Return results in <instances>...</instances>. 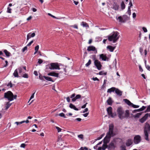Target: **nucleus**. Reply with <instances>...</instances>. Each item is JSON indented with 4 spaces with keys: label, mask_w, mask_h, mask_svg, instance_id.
Returning <instances> with one entry per match:
<instances>
[{
    "label": "nucleus",
    "mask_w": 150,
    "mask_h": 150,
    "mask_svg": "<svg viewBox=\"0 0 150 150\" xmlns=\"http://www.w3.org/2000/svg\"><path fill=\"white\" fill-rule=\"evenodd\" d=\"M114 125L113 124H111L109 125V131L107 133L106 136L103 139V142L104 144H107L109 141L110 139L115 135L113 132Z\"/></svg>",
    "instance_id": "nucleus-1"
},
{
    "label": "nucleus",
    "mask_w": 150,
    "mask_h": 150,
    "mask_svg": "<svg viewBox=\"0 0 150 150\" xmlns=\"http://www.w3.org/2000/svg\"><path fill=\"white\" fill-rule=\"evenodd\" d=\"M121 141V139L119 138H115L112 140L108 145L107 148L108 150H114L116 145Z\"/></svg>",
    "instance_id": "nucleus-2"
},
{
    "label": "nucleus",
    "mask_w": 150,
    "mask_h": 150,
    "mask_svg": "<svg viewBox=\"0 0 150 150\" xmlns=\"http://www.w3.org/2000/svg\"><path fill=\"white\" fill-rule=\"evenodd\" d=\"M17 97L16 95H13L12 93L9 91L4 94V98H7L10 101L13 100L14 99H16Z\"/></svg>",
    "instance_id": "nucleus-3"
},
{
    "label": "nucleus",
    "mask_w": 150,
    "mask_h": 150,
    "mask_svg": "<svg viewBox=\"0 0 150 150\" xmlns=\"http://www.w3.org/2000/svg\"><path fill=\"white\" fill-rule=\"evenodd\" d=\"M150 131V125L147 122L145 124L144 129V137L145 139L147 141H149V134L148 132Z\"/></svg>",
    "instance_id": "nucleus-4"
},
{
    "label": "nucleus",
    "mask_w": 150,
    "mask_h": 150,
    "mask_svg": "<svg viewBox=\"0 0 150 150\" xmlns=\"http://www.w3.org/2000/svg\"><path fill=\"white\" fill-rule=\"evenodd\" d=\"M119 34L117 31L113 32L112 35L108 36V40L109 41H112L113 43L115 42L119 38L118 36Z\"/></svg>",
    "instance_id": "nucleus-5"
},
{
    "label": "nucleus",
    "mask_w": 150,
    "mask_h": 150,
    "mask_svg": "<svg viewBox=\"0 0 150 150\" xmlns=\"http://www.w3.org/2000/svg\"><path fill=\"white\" fill-rule=\"evenodd\" d=\"M117 112L118 117L120 119H122L124 118V112L121 107H119L118 108Z\"/></svg>",
    "instance_id": "nucleus-6"
},
{
    "label": "nucleus",
    "mask_w": 150,
    "mask_h": 150,
    "mask_svg": "<svg viewBox=\"0 0 150 150\" xmlns=\"http://www.w3.org/2000/svg\"><path fill=\"white\" fill-rule=\"evenodd\" d=\"M49 68L51 70L60 69L59 66L57 63H52L49 65Z\"/></svg>",
    "instance_id": "nucleus-7"
},
{
    "label": "nucleus",
    "mask_w": 150,
    "mask_h": 150,
    "mask_svg": "<svg viewBox=\"0 0 150 150\" xmlns=\"http://www.w3.org/2000/svg\"><path fill=\"white\" fill-rule=\"evenodd\" d=\"M75 95L76 94L75 93H74L70 96V98H72V102H75L77 99L80 98H81V95H77L75 97Z\"/></svg>",
    "instance_id": "nucleus-8"
},
{
    "label": "nucleus",
    "mask_w": 150,
    "mask_h": 150,
    "mask_svg": "<svg viewBox=\"0 0 150 150\" xmlns=\"http://www.w3.org/2000/svg\"><path fill=\"white\" fill-rule=\"evenodd\" d=\"M94 64L95 65L98 70L101 69L102 65L100 61H99L98 60H95L94 62Z\"/></svg>",
    "instance_id": "nucleus-9"
},
{
    "label": "nucleus",
    "mask_w": 150,
    "mask_h": 150,
    "mask_svg": "<svg viewBox=\"0 0 150 150\" xmlns=\"http://www.w3.org/2000/svg\"><path fill=\"white\" fill-rule=\"evenodd\" d=\"M141 138L140 136L139 135L135 136L134 138V143L136 144H138L141 141Z\"/></svg>",
    "instance_id": "nucleus-10"
},
{
    "label": "nucleus",
    "mask_w": 150,
    "mask_h": 150,
    "mask_svg": "<svg viewBox=\"0 0 150 150\" xmlns=\"http://www.w3.org/2000/svg\"><path fill=\"white\" fill-rule=\"evenodd\" d=\"M149 116V113L145 114L144 117L139 119V122L141 123H143L147 119Z\"/></svg>",
    "instance_id": "nucleus-11"
},
{
    "label": "nucleus",
    "mask_w": 150,
    "mask_h": 150,
    "mask_svg": "<svg viewBox=\"0 0 150 150\" xmlns=\"http://www.w3.org/2000/svg\"><path fill=\"white\" fill-rule=\"evenodd\" d=\"M35 35V33H28L27 36V40L28 41L29 39L31 38H33Z\"/></svg>",
    "instance_id": "nucleus-12"
},
{
    "label": "nucleus",
    "mask_w": 150,
    "mask_h": 150,
    "mask_svg": "<svg viewBox=\"0 0 150 150\" xmlns=\"http://www.w3.org/2000/svg\"><path fill=\"white\" fill-rule=\"evenodd\" d=\"M87 50L88 51H95L96 53H97V51L96 48L95 47L93 46H91L88 47L87 49Z\"/></svg>",
    "instance_id": "nucleus-13"
},
{
    "label": "nucleus",
    "mask_w": 150,
    "mask_h": 150,
    "mask_svg": "<svg viewBox=\"0 0 150 150\" xmlns=\"http://www.w3.org/2000/svg\"><path fill=\"white\" fill-rule=\"evenodd\" d=\"M112 108L111 107H109L107 109V111L108 112V115L110 116L111 117H114L113 115H112Z\"/></svg>",
    "instance_id": "nucleus-14"
},
{
    "label": "nucleus",
    "mask_w": 150,
    "mask_h": 150,
    "mask_svg": "<svg viewBox=\"0 0 150 150\" xmlns=\"http://www.w3.org/2000/svg\"><path fill=\"white\" fill-rule=\"evenodd\" d=\"M49 76H53L55 77H59V74L54 72H51L47 74Z\"/></svg>",
    "instance_id": "nucleus-15"
},
{
    "label": "nucleus",
    "mask_w": 150,
    "mask_h": 150,
    "mask_svg": "<svg viewBox=\"0 0 150 150\" xmlns=\"http://www.w3.org/2000/svg\"><path fill=\"white\" fill-rule=\"evenodd\" d=\"M143 48L141 47H140L139 48V52L142 55H143L144 54V55L145 56H146L147 54V50H146L145 49L144 50V54L143 53Z\"/></svg>",
    "instance_id": "nucleus-16"
},
{
    "label": "nucleus",
    "mask_w": 150,
    "mask_h": 150,
    "mask_svg": "<svg viewBox=\"0 0 150 150\" xmlns=\"http://www.w3.org/2000/svg\"><path fill=\"white\" fill-rule=\"evenodd\" d=\"M115 92L117 96H122V92L118 88H116Z\"/></svg>",
    "instance_id": "nucleus-17"
},
{
    "label": "nucleus",
    "mask_w": 150,
    "mask_h": 150,
    "mask_svg": "<svg viewBox=\"0 0 150 150\" xmlns=\"http://www.w3.org/2000/svg\"><path fill=\"white\" fill-rule=\"evenodd\" d=\"M100 58L102 60L105 61L108 59V58L106 55L103 54H101L100 55Z\"/></svg>",
    "instance_id": "nucleus-18"
},
{
    "label": "nucleus",
    "mask_w": 150,
    "mask_h": 150,
    "mask_svg": "<svg viewBox=\"0 0 150 150\" xmlns=\"http://www.w3.org/2000/svg\"><path fill=\"white\" fill-rule=\"evenodd\" d=\"M132 140L130 139H128V140L127 141L126 143V145L127 146H129L130 145H131L132 144Z\"/></svg>",
    "instance_id": "nucleus-19"
},
{
    "label": "nucleus",
    "mask_w": 150,
    "mask_h": 150,
    "mask_svg": "<svg viewBox=\"0 0 150 150\" xmlns=\"http://www.w3.org/2000/svg\"><path fill=\"white\" fill-rule=\"evenodd\" d=\"M116 88L114 87H112L108 89L107 92L108 93H111L112 92H114L115 91Z\"/></svg>",
    "instance_id": "nucleus-20"
},
{
    "label": "nucleus",
    "mask_w": 150,
    "mask_h": 150,
    "mask_svg": "<svg viewBox=\"0 0 150 150\" xmlns=\"http://www.w3.org/2000/svg\"><path fill=\"white\" fill-rule=\"evenodd\" d=\"M123 101L126 103L127 105L129 106H131L133 103H132L129 100L127 99H124Z\"/></svg>",
    "instance_id": "nucleus-21"
},
{
    "label": "nucleus",
    "mask_w": 150,
    "mask_h": 150,
    "mask_svg": "<svg viewBox=\"0 0 150 150\" xmlns=\"http://www.w3.org/2000/svg\"><path fill=\"white\" fill-rule=\"evenodd\" d=\"M107 48L111 52H113L115 47H113L110 45L108 46L107 47Z\"/></svg>",
    "instance_id": "nucleus-22"
},
{
    "label": "nucleus",
    "mask_w": 150,
    "mask_h": 150,
    "mask_svg": "<svg viewBox=\"0 0 150 150\" xmlns=\"http://www.w3.org/2000/svg\"><path fill=\"white\" fill-rule=\"evenodd\" d=\"M129 112L128 110H126L125 111V113L124 114V118H128L129 116Z\"/></svg>",
    "instance_id": "nucleus-23"
},
{
    "label": "nucleus",
    "mask_w": 150,
    "mask_h": 150,
    "mask_svg": "<svg viewBox=\"0 0 150 150\" xmlns=\"http://www.w3.org/2000/svg\"><path fill=\"white\" fill-rule=\"evenodd\" d=\"M81 25L83 27H87L88 28L89 27V25L88 23L82 21L81 23Z\"/></svg>",
    "instance_id": "nucleus-24"
},
{
    "label": "nucleus",
    "mask_w": 150,
    "mask_h": 150,
    "mask_svg": "<svg viewBox=\"0 0 150 150\" xmlns=\"http://www.w3.org/2000/svg\"><path fill=\"white\" fill-rule=\"evenodd\" d=\"M69 107L70 108H71V109H73L74 110H79V109L78 108H76V107L72 103L70 104Z\"/></svg>",
    "instance_id": "nucleus-25"
},
{
    "label": "nucleus",
    "mask_w": 150,
    "mask_h": 150,
    "mask_svg": "<svg viewBox=\"0 0 150 150\" xmlns=\"http://www.w3.org/2000/svg\"><path fill=\"white\" fill-rule=\"evenodd\" d=\"M107 103L108 105H111L112 104V101L111 97H109L107 100Z\"/></svg>",
    "instance_id": "nucleus-26"
},
{
    "label": "nucleus",
    "mask_w": 150,
    "mask_h": 150,
    "mask_svg": "<svg viewBox=\"0 0 150 150\" xmlns=\"http://www.w3.org/2000/svg\"><path fill=\"white\" fill-rule=\"evenodd\" d=\"M119 8V5L116 3H114L113 5V8L115 10H118Z\"/></svg>",
    "instance_id": "nucleus-27"
},
{
    "label": "nucleus",
    "mask_w": 150,
    "mask_h": 150,
    "mask_svg": "<svg viewBox=\"0 0 150 150\" xmlns=\"http://www.w3.org/2000/svg\"><path fill=\"white\" fill-rule=\"evenodd\" d=\"M3 52L7 57H9L11 54V53L6 50H4Z\"/></svg>",
    "instance_id": "nucleus-28"
},
{
    "label": "nucleus",
    "mask_w": 150,
    "mask_h": 150,
    "mask_svg": "<svg viewBox=\"0 0 150 150\" xmlns=\"http://www.w3.org/2000/svg\"><path fill=\"white\" fill-rule=\"evenodd\" d=\"M12 103H9V102H7L6 103V106L5 107V109L7 110L9 107L11 105Z\"/></svg>",
    "instance_id": "nucleus-29"
},
{
    "label": "nucleus",
    "mask_w": 150,
    "mask_h": 150,
    "mask_svg": "<svg viewBox=\"0 0 150 150\" xmlns=\"http://www.w3.org/2000/svg\"><path fill=\"white\" fill-rule=\"evenodd\" d=\"M44 78L47 81L54 82V81L52 79V78L51 77L46 76H44Z\"/></svg>",
    "instance_id": "nucleus-30"
},
{
    "label": "nucleus",
    "mask_w": 150,
    "mask_h": 150,
    "mask_svg": "<svg viewBox=\"0 0 150 150\" xmlns=\"http://www.w3.org/2000/svg\"><path fill=\"white\" fill-rule=\"evenodd\" d=\"M13 75L16 77H18L17 69H16L13 73Z\"/></svg>",
    "instance_id": "nucleus-31"
},
{
    "label": "nucleus",
    "mask_w": 150,
    "mask_h": 150,
    "mask_svg": "<svg viewBox=\"0 0 150 150\" xmlns=\"http://www.w3.org/2000/svg\"><path fill=\"white\" fill-rule=\"evenodd\" d=\"M142 114V112L137 113L134 115L133 117L134 118H139Z\"/></svg>",
    "instance_id": "nucleus-32"
},
{
    "label": "nucleus",
    "mask_w": 150,
    "mask_h": 150,
    "mask_svg": "<svg viewBox=\"0 0 150 150\" xmlns=\"http://www.w3.org/2000/svg\"><path fill=\"white\" fill-rule=\"evenodd\" d=\"M120 150H126V147L124 145H122L120 147Z\"/></svg>",
    "instance_id": "nucleus-33"
},
{
    "label": "nucleus",
    "mask_w": 150,
    "mask_h": 150,
    "mask_svg": "<svg viewBox=\"0 0 150 150\" xmlns=\"http://www.w3.org/2000/svg\"><path fill=\"white\" fill-rule=\"evenodd\" d=\"M108 145L106 144H104L102 146V148L103 150H105L106 148H107Z\"/></svg>",
    "instance_id": "nucleus-34"
},
{
    "label": "nucleus",
    "mask_w": 150,
    "mask_h": 150,
    "mask_svg": "<svg viewBox=\"0 0 150 150\" xmlns=\"http://www.w3.org/2000/svg\"><path fill=\"white\" fill-rule=\"evenodd\" d=\"M125 5L124 2L122 1L121 4V8L123 10L125 8Z\"/></svg>",
    "instance_id": "nucleus-35"
},
{
    "label": "nucleus",
    "mask_w": 150,
    "mask_h": 150,
    "mask_svg": "<svg viewBox=\"0 0 150 150\" xmlns=\"http://www.w3.org/2000/svg\"><path fill=\"white\" fill-rule=\"evenodd\" d=\"M99 74L101 75H106L107 72H105L104 73L103 71H100L99 72Z\"/></svg>",
    "instance_id": "nucleus-36"
},
{
    "label": "nucleus",
    "mask_w": 150,
    "mask_h": 150,
    "mask_svg": "<svg viewBox=\"0 0 150 150\" xmlns=\"http://www.w3.org/2000/svg\"><path fill=\"white\" fill-rule=\"evenodd\" d=\"M12 9L9 7H8L7 8V12L8 13H11Z\"/></svg>",
    "instance_id": "nucleus-37"
},
{
    "label": "nucleus",
    "mask_w": 150,
    "mask_h": 150,
    "mask_svg": "<svg viewBox=\"0 0 150 150\" xmlns=\"http://www.w3.org/2000/svg\"><path fill=\"white\" fill-rule=\"evenodd\" d=\"M118 19L119 20V22H124V21H123V19L122 17L121 16L119 17L118 18Z\"/></svg>",
    "instance_id": "nucleus-38"
},
{
    "label": "nucleus",
    "mask_w": 150,
    "mask_h": 150,
    "mask_svg": "<svg viewBox=\"0 0 150 150\" xmlns=\"http://www.w3.org/2000/svg\"><path fill=\"white\" fill-rule=\"evenodd\" d=\"M59 116L60 117H63L64 118H66V117L65 116V115L63 113H61L59 114Z\"/></svg>",
    "instance_id": "nucleus-39"
},
{
    "label": "nucleus",
    "mask_w": 150,
    "mask_h": 150,
    "mask_svg": "<svg viewBox=\"0 0 150 150\" xmlns=\"http://www.w3.org/2000/svg\"><path fill=\"white\" fill-rule=\"evenodd\" d=\"M150 112V105L147 106V109L145 111V112Z\"/></svg>",
    "instance_id": "nucleus-40"
},
{
    "label": "nucleus",
    "mask_w": 150,
    "mask_h": 150,
    "mask_svg": "<svg viewBox=\"0 0 150 150\" xmlns=\"http://www.w3.org/2000/svg\"><path fill=\"white\" fill-rule=\"evenodd\" d=\"M91 63V61L90 59H89L88 62L85 64L86 67L88 66Z\"/></svg>",
    "instance_id": "nucleus-41"
},
{
    "label": "nucleus",
    "mask_w": 150,
    "mask_h": 150,
    "mask_svg": "<svg viewBox=\"0 0 150 150\" xmlns=\"http://www.w3.org/2000/svg\"><path fill=\"white\" fill-rule=\"evenodd\" d=\"M127 13L128 14L129 16L131 14V9L129 7H128V10L127 11Z\"/></svg>",
    "instance_id": "nucleus-42"
},
{
    "label": "nucleus",
    "mask_w": 150,
    "mask_h": 150,
    "mask_svg": "<svg viewBox=\"0 0 150 150\" xmlns=\"http://www.w3.org/2000/svg\"><path fill=\"white\" fill-rule=\"evenodd\" d=\"M78 137L81 139H82V140L83 139V134H80L78 136Z\"/></svg>",
    "instance_id": "nucleus-43"
},
{
    "label": "nucleus",
    "mask_w": 150,
    "mask_h": 150,
    "mask_svg": "<svg viewBox=\"0 0 150 150\" xmlns=\"http://www.w3.org/2000/svg\"><path fill=\"white\" fill-rule=\"evenodd\" d=\"M70 26L77 29H78V25L76 24H75L74 25H70Z\"/></svg>",
    "instance_id": "nucleus-44"
},
{
    "label": "nucleus",
    "mask_w": 150,
    "mask_h": 150,
    "mask_svg": "<svg viewBox=\"0 0 150 150\" xmlns=\"http://www.w3.org/2000/svg\"><path fill=\"white\" fill-rule=\"evenodd\" d=\"M131 106L133 107L134 108H137L139 107V106L138 105H136L133 104L131 105Z\"/></svg>",
    "instance_id": "nucleus-45"
},
{
    "label": "nucleus",
    "mask_w": 150,
    "mask_h": 150,
    "mask_svg": "<svg viewBox=\"0 0 150 150\" xmlns=\"http://www.w3.org/2000/svg\"><path fill=\"white\" fill-rule=\"evenodd\" d=\"M55 128L57 129V130L58 131V132H61V131L62 129H61V128H60L59 127H57V126H56L55 127Z\"/></svg>",
    "instance_id": "nucleus-46"
},
{
    "label": "nucleus",
    "mask_w": 150,
    "mask_h": 150,
    "mask_svg": "<svg viewBox=\"0 0 150 150\" xmlns=\"http://www.w3.org/2000/svg\"><path fill=\"white\" fill-rule=\"evenodd\" d=\"M7 86L8 87H9L10 88L12 87V84L11 81H10L9 83H8L7 85Z\"/></svg>",
    "instance_id": "nucleus-47"
},
{
    "label": "nucleus",
    "mask_w": 150,
    "mask_h": 150,
    "mask_svg": "<svg viewBox=\"0 0 150 150\" xmlns=\"http://www.w3.org/2000/svg\"><path fill=\"white\" fill-rule=\"evenodd\" d=\"M92 59L94 61V62L95 61V60H97V59H96V57L95 55H92Z\"/></svg>",
    "instance_id": "nucleus-48"
},
{
    "label": "nucleus",
    "mask_w": 150,
    "mask_h": 150,
    "mask_svg": "<svg viewBox=\"0 0 150 150\" xmlns=\"http://www.w3.org/2000/svg\"><path fill=\"white\" fill-rule=\"evenodd\" d=\"M129 5V6H128V7H129V8H130L131 7L133 6L131 0H130Z\"/></svg>",
    "instance_id": "nucleus-49"
},
{
    "label": "nucleus",
    "mask_w": 150,
    "mask_h": 150,
    "mask_svg": "<svg viewBox=\"0 0 150 150\" xmlns=\"http://www.w3.org/2000/svg\"><path fill=\"white\" fill-rule=\"evenodd\" d=\"M27 46H25L22 49V51L23 52H24L25 50H27Z\"/></svg>",
    "instance_id": "nucleus-50"
},
{
    "label": "nucleus",
    "mask_w": 150,
    "mask_h": 150,
    "mask_svg": "<svg viewBox=\"0 0 150 150\" xmlns=\"http://www.w3.org/2000/svg\"><path fill=\"white\" fill-rule=\"evenodd\" d=\"M23 77L24 78H28V74L26 73L25 74L23 75Z\"/></svg>",
    "instance_id": "nucleus-51"
},
{
    "label": "nucleus",
    "mask_w": 150,
    "mask_h": 150,
    "mask_svg": "<svg viewBox=\"0 0 150 150\" xmlns=\"http://www.w3.org/2000/svg\"><path fill=\"white\" fill-rule=\"evenodd\" d=\"M146 108V106H143L140 109V111H142L143 110H144Z\"/></svg>",
    "instance_id": "nucleus-52"
},
{
    "label": "nucleus",
    "mask_w": 150,
    "mask_h": 150,
    "mask_svg": "<svg viewBox=\"0 0 150 150\" xmlns=\"http://www.w3.org/2000/svg\"><path fill=\"white\" fill-rule=\"evenodd\" d=\"M39 48V46L38 45H37L35 47V51H38V49Z\"/></svg>",
    "instance_id": "nucleus-53"
},
{
    "label": "nucleus",
    "mask_w": 150,
    "mask_h": 150,
    "mask_svg": "<svg viewBox=\"0 0 150 150\" xmlns=\"http://www.w3.org/2000/svg\"><path fill=\"white\" fill-rule=\"evenodd\" d=\"M140 111H141L140 110V109H139L134 110L133 111V113H135V112H140Z\"/></svg>",
    "instance_id": "nucleus-54"
},
{
    "label": "nucleus",
    "mask_w": 150,
    "mask_h": 150,
    "mask_svg": "<svg viewBox=\"0 0 150 150\" xmlns=\"http://www.w3.org/2000/svg\"><path fill=\"white\" fill-rule=\"evenodd\" d=\"M146 68L149 71H150V66L149 65H146L145 66Z\"/></svg>",
    "instance_id": "nucleus-55"
},
{
    "label": "nucleus",
    "mask_w": 150,
    "mask_h": 150,
    "mask_svg": "<svg viewBox=\"0 0 150 150\" xmlns=\"http://www.w3.org/2000/svg\"><path fill=\"white\" fill-rule=\"evenodd\" d=\"M44 76H43L42 75H40L39 76V78L40 80H44Z\"/></svg>",
    "instance_id": "nucleus-56"
},
{
    "label": "nucleus",
    "mask_w": 150,
    "mask_h": 150,
    "mask_svg": "<svg viewBox=\"0 0 150 150\" xmlns=\"http://www.w3.org/2000/svg\"><path fill=\"white\" fill-rule=\"evenodd\" d=\"M35 93V92L34 93H33L32 95L30 97V100H29V102L32 99H33V98L34 97V94Z\"/></svg>",
    "instance_id": "nucleus-57"
},
{
    "label": "nucleus",
    "mask_w": 150,
    "mask_h": 150,
    "mask_svg": "<svg viewBox=\"0 0 150 150\" xmlns=\"http://www.w3.org/2000/svg\"><path fill=\"white\" fill-rule=\"evenodd\" d=\"M43 62V61L41 59H39L38 62L39 64H41Z\"/></svg>",
    "instance_id": "nucleus-58"
},
{
    "label": "nucleus",
    "mask_w": 150,
    "mask_h": 150,
    "mask_svg": "<svg viewBox=\"0 0 150 150\" xmlns=\"http://www.w3.org/2000/svg\"><path fill=\"white\" fill-rule=\"evenodd\" d=\"M142 29L143 30L144 32L146 33L147 32V29H146V28H145L144 27H143L142 28Z\"/></svg>",
    "instance_id": "nucleus-59"
},
{
    "label": "nucleus",
    "mask_w": 150,
    "mask_h": 150,
    "mask_svg": "<svg viewBox=\"0 0 150 150\" xmlns=\"http://www.w3.org/2000/svg\"><path fill=\"white\" fill-rule=\"evenodd\" d=\"M33 42V40L31 41L30 42H29L28 45H27V46H30L31 44Z\"/></svg>",
    "instance_id": "nucleus-60"
},
{
    "label": "nucleus",
    "mask_w": 150,
    "mask_h": 150,
    "mask_svg": "<svg viewBox=\"0 0 150 150\" xmlns=\"http://www.w3.org/2000/svg\"><path fill=\"white\" fill-rule=\"evenodd\" d=\"M136 16V14L135 13H132V17L133 18H135Z\"/></svg>",
    "instance_id": "nucleus-61"
},
{
    "label": "nucleus",
    "mask_w": 150,
    "mask_h": 150,
    "mask_svg": "<svg viewBox=\"0 0 150 150\" xmlns=\"http://www.w3.org/2000/svg\"><path fill=\"white\" fill-rule=\"evenodd\" d=\"M5 63H6V64L4 66V67H6L8 65V61H7V60H6L5 61Z\"/></svg>",
    "instance_id": "nucleus-62"
},
{
    "label": "nucleus",
    "mask_w": 150,
    "mask_h": 150,
    "mask_svg": "<svg viewBox=\"0 0 150 150\" xmlns=\"http://www.w3.org/2000/svg\"><path fill=\"white\" fill-rule=\"evenodd\" d=\"M26 145L24 144H21L20 147H21L24 148L25 146Z\"/></svg>",
    "instance_id": "nucleus-63"
},
{
    "label": "nucleus",
    "mask_w": 150,
    "mask_h": 150,
    "mask_svg": "<svg viewBox=\"0 0 150 150\" xmlns=\"http://www.w3.org/2000/svg\"><path fill=\"white\" fill-rule=\"evenodd\" d=\"M18 71H19V73H21L22 72V69L21 68H18Z\"/></svg>",
    "instance_id": "nucleus-64"
}]
</instances>
